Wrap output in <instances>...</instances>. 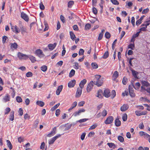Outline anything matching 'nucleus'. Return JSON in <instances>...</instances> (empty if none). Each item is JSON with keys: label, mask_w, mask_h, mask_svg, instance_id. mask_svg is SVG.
Wrapping results in <instances>:
<instances>
[{"label": "nucleus", "mask_w": 150, "mask_h": 150, "mask_svg": "<svg viewBox=\"0 0 150 150\" xmlns=\"http://www.w3.org/2000/svg\"><path fill=\"white\" fill-rule=\"evenodd\" d=\"M80 66L79 65V64L77 62L74 63V67L75 69H79Z\"/></svg>", "instance_id": "obj_44"}, {"label": "nucleus", "mask_w": 150, "mask_h": 150, "mask_svg": "<svg viewBox=\"0 0 150 150\" xmlns=\"http://www.w3.org/2000/svg\"><path fill=\"white\" fill-rule=\"evenodd\" d=\"M141 31H139L138 32H137V33L135 34H134L132 36V37L133 38H136L139 36V34L141 32Z\"/></svg>", "instance_id": "obj_55"}, {"label": "nucleus", "mask_w": 150, "mask_h": 150, "mask_svg": "<svg viewBox=\"0 0 150 150\" xmlns=\"http://www.w3.org/2000/svg\"><path fill=\"white\" fill-rule=\"evenodd\" d=\"M84 50L83 49H80L79 51V55H82L83 54V53L84 52Z\"/></svg>", "instance_id": "obj_60"}, {"label": "nucleus", "mask_w": 150, "mask_h": 150, "mask_svg": "<svg viewBox=\"0 0 150 150\" xmlns=\"http://www.w3.org/2000/svg\"><path fill=\"white\" fill-rule=\"evenodd\" d=\"M40 8L41 10H44L45 7L42 2H41L40 4Z\"/></svg>", "instance_id": "obj_62"}, {"label": "nucleus", "mask_w": 150, "mask_h": 150, "mask_svg": "<svg viewBox=\"0 0 150 150\" xmlns=\"http://www.w3.org/2000/svg\"><path fill=\"white\" fill-rule=\"evenodd\" d=\"M103 35L102 33H100L99 34V35H98V41H100L102 39V38L103 36Z\"/></svg>", "instance_id": "obj_61"}, {"label": "nucleus", "mask_w": 150, "mask_h": 150, "mask_svg": "<svg viewBox=\"0 0 150 150\" xmlns=\"http://www.w3.org/2000/svg\"><path fill=\"white\" fill-rule=\"evenodd\" d=\"M10 99V96L8 94H6L3 98V100L5 102H6L7 101H9Z\"/></svg>", "instance_id": "obj_20"}, {"label": "nucleus", "mask_w": 150, "mask_h": 150, "mask_svg": "<svg viewBox=\"0 0 150 150\" xmlns=\"http://www.w3.org/2000/svg\"><path fill=\"white\" fill-rule=\"evenodd\" d=\"M129 91L130 95L131 97H134L135 96V95L133 89L132 88H131L130 86H129Z\"/></svg>", "instance_id": "obj_19"}, {"label": "nucleus", "mask_w": 150, "mask_h": 150, "mask_svg": "<svg viewBox=\"0 0 150 150\" xmlns=\"http://www.w3.org/2000/svg\"><path fill=\"white\" fill-rule=\"evenodd\" d=\"M23 111L22 108H20L19 109L18 111L19 115L20 116H22L23 114Z\"/></svg>", "instance_id": "obj_54"}, {"label": "nucleus", "mask_w": 150, "mask_h": 150, "mask_svg": "<svg viewBox=\"0 0 150 150\" xmlns=\"http://www.w3.org/2000/svg\"><path fill=\"white\" fill-rule=\"evenodd\" d=\"M85 111V110L82 108L75 112L73 114V115L75 117H76L77 115H79L81 113L84 112Z\"/></svg>", "instance_id": "obj_13"}, {"label": "nucleus", "mask_w": 150, "mask_h": 150, "mask_svg": "<svg viewBox=\"0 0 150 150\" xmlns=\"http://www.w3.org/2000/svg\"><path fill=\"white\" fill-rule=\"evenodd\" d=\"M86 135V133L85 132H83L82 133L81 136V140H83L84 139Z\"/></svg>", "instance_id": "obj_57"}, {"label": "nucleus", "mask_w": 150, "mask_h": 150, "mask_svg": "<svg viewBox=\"0 0 150 150\" xmlns=\"http://www.w3.org/2000/svg\"><path fill=\"white\" fill-rule=\"evenodd\" d=\"M107 114V112L105 109L101 113V115L103 117L106 116Z\"/></svg>", "instance_id": "obj_42"}, {"label": "nucleus", "mask_w": 150, "mask_h": 150, "mask_svg": "<svg viewBox=\"0 0 150 150\" xmlns=\"http://www.w3.org/2000/svg\"><path fill=\"white\" fill-rule=\"evenodd\" d=\"M76 83V80L74 79L70 81L68 84V86L69 88H73L74 87Z\"/></svg>", "instance_id": "obj_14"}, {"label": "nucleus", "mask_w": 150, "mask_h": 150, "mask_svg": "<svg viewBox=\"0 0 150 150\" xmlns=\"http://www.w3.org/2000/svg\"><path fill=\"white\" fill-rule=\"evenodd\" d=\"M141 26L143 27L139 29L140 31H145L146 30V28L148 26L144 22L143 24L141 25Z\"/></svg>", "instance_id": "obj_18"}, {"label": "nucleus", "mask_w": 150, "mask_h": 150, "mask_svg": "<svg viewBox=\"0 0 150 150\" xmlns=\"http://www.w3.org/2000/svg\"><path fill=\"white\" fill-rule=\"evenodd\" d=\"M6 112H5V115H7L11 111V109L9 107H7L5 110Z\"/></svg>", "instance_id": "obj_52"}, {"label": "nucleus", "mask_w": 150, "mask_h": 150, "mask_svg": "<svg viewBox=\"0 0 150 150\" xmlns=\"http://www.w3.org/2000/svg\"><path fill=\"white\" fill-rule=\"evenodd\" d=\"M83 88L79 87L77 89L75 95V97L78 98L80 97L81 95Z\"/></svg>", "instance_id": "obj_5"}, {"label": "nucleus", "mask_w": 150, "mask_h": 150, "mask_svg": "<svg viewBox=\"0 0 150 150\" xmlns=\"http://www.w3.org/2000/svg\"><path fill=\"white\" fill-rule=\"evenodd\" d=\"M94 84V83L93 81H91L88 84L86 88V91L88 93L90 92L92 90Z\"/></svg>", "instance_id": "obj_2"}, {"label": "nucleus", "mask_w": 150, "mask_h": 150, "mask_svg": "<svg viewBox=\"0 0 150 150\" xmlns=\"http://www.w3.org/2000/svg\"><path fill=\"white\" fill-rule=\"evenodd\" d=\"M75 71L74 69H71L69 73V77H71L75 75Z\"/></svg>", "instance_id": "obj_34"}, {"label": "nucleus", "mask_w": 150, "mask_h": 150, "mask_svg": "<svg viewBox=\"0 0 150 150\" xmlns=\"http://www.w3.org/2000/svg\"><path fill=\"white\" fill-rule=\"evenodd\" d=\"M107 144L109 146V147L112 148L114 149L116 147V146L115 144L114 143H107Z\"/></svg>", "instance_id": "obj_31"}, {"label": "nucleus", "mask_w": 150, "mask_h": 150, "mask_svg": "<svg viewBox=\"0 0 150 150\" xmlns=\"http://www.w3.org/2000/svg\"><path fill=\"white\" fill-rule=\"evenodd\" d=\"M39 123V121L38 119L36 120L34 122L33 126L35 127H36Z\"/></svg>", "instance_id": "obj_56"}, {"label": "nucleus", "mask_w": 150, "mask_h": 150, "mask_svg": "<svg viewBox=\"0 0 150 150\" xmlns=\"http://www.w3.org/2000/svg\"><path fill=\"white\" fill-rule=\"evenodd\" d=\"M118 76L119 73L117 71H116L114 72L112 76L114 80H115L118 77Z\"/></svg>", "instance_id": "obj_24"}, {"label": "nucleus", "mask_w": 150, "mask_h": 150, "mask_svg": "<svg viewBox=\"0 0 150 150\" xmlns=\"http://www.w3.org/2000/svg\"><path fill=\"white\" fill-rule=\"evenodd\" d=\"M139 134L141 136H143L144 138H149L150 137V135L143 131H140L139 133Z\"/></svg>", "instance_id": "obj_11"}, {"label": "nucleus", "mask_w": 150, "mask_h": 150, "mask_svg": "<svg viewBox=\"0 0 150 150\" xmlns=\"http://www.w3.org/2000/svg\"><path fill=\"white\" fill-rule=\"evenodd\" d=\"M10 24L11 26V29L13 32L16 34L20 32V29L17 25H15V26H13L11 23H10Z\"/></svg>", "instance_id": "obj_3"}, {"label": "nucleus", "mask_w": 150, "mask_h": 150, "mask_svg": "<svg viewBox=\"0 0 150 150\" xmlns=\"http://www.w3.org/2000/svg\"><path fill=\"white\" fill-rule=\"evenodd\" d=\"M21 17L25 21L28 22L29 21V17L28 15L23 12H22L21 14Z\"/></svg>", "instance_id": "obj_12"}, {"label": "nucleus", "mask_w": 150, "mask_h": 150, "mask_svg": "<svg viewBox=\"0 0 150 150\" xmlns=\"http://www.w3.org/2000/svg\"><path fill=\"white\" fill-rule=\"evenodd\" d=\"M127 114L126 113L124 114L123 115L122 117V119L124 121H127Z\"/></svg>", "instance_id": "obj_39"}, {"label": "nucleus", "mask_w": 150, "mask_h": 150, "mask_svg": "<svg viewBox=\"0 0 150 150\" xmlns=\"http://www.w3.org/2000/svg\"><path fill=\"white\" fill-rule=\"evenodd\" d=\"M70 35V36L71 38L73 40H75V38H76L75 35L72 31H70L69 32Z\"/></svg>", "instance_id": "obj_32"}, {"label": "nucleus", "mask_w": 150, "mask_h": 150, "mask_svg": "<svg viewBox=\"0 0 150 150\" xmlns=\"http://www.w3.org/2000/svg\"><path fill=\"white\" fill-rule=\"evenodd\" d=\"M91 66L93 69H96L98 68V66L96 62H93L91 64Z\"/></svg>", "instance_id": "obj_29"}, {"label": "nucleus", "mask_w": 150, "mask_h": 150, "mask_svg": "<svg viewBox=\"0 0 150 150\" xmlns=\"http://www.w3.org/2000/svg\"><path fill=\"white\" fill-rule=\"evenodd\" d=\"M129 106L127 104H123L120 107V110L122 112H124L127 110L129 108Z\"/></svg>", "instance_id": "obj_10"}, {"label": "nucleus", "mask_w": 150, "mask_h": 150, "mask_svg": "<svg viewBox=\"0 0 150 150\" xmlns=\"http://www.w3.org/2000/svg\"><path fill=\"white\" fill-rule=\"evenodd\" d=\"M102 92V91L101 90H99L98 91L97 93V95L96 96L98 97L99 98H101L103 97L101 93Z\"/></svg>", "instance_id": "obj_33"}, {"label": "nucleus", "mask_w": 150, "mask_h": 150, "mask_svg": "<svg viewBox=\"0 0 150 150\" xmlns=\"http://www.w3.org/2000/svg\"><path fill=\"white\" fill-rule=\"evenodd\" d=\"M61 136V135L59 134L58 135L54 136L49 141V144L50 145L52 144H53L54 141L58 138L60 137Z\"/></svg>", "instance_id": "obj_8"}, {"label": "nucleus", "mask_w": 150, "mask_h": 150, "mask_svg": "<svg viewBox=\"0 0 150 150\" xmlns=\"http://www.w3.org/2000/svg\"><path fill=\"white\" fill-rule=\"evenodd\" d=\"M97 126V124L96 123L94 124L91 126L89 128V130H92L95 129Z\"/></svg>", "instance_id": "obj_43"}, {"label": "nucleus", "mask_w": 150, "mask_h": 150, "mask_svg": "<svg viewBox=\"0 0 150 150\" xmlns=\"http://www.w3.org/2000/svg\"><path fill=\"white\" fill-rule=\"evenodd\" d=\"M110 1L115 5H118L119 4V2L117 0H110Z\"/></svg>", "instance_id": "obj_45"}, {"label": "nucleus", "mask_w": 150, "mask_h": 150, "mask_svg": "<svg viewBox=\"0 0 150 150\" xmlns=\"http://www.w3.org/2000/svg\"><path fill=\"white\" fill-rule=\"evenodd\" d=\"M11 49H16L18 47V45L16 42L11 43Z\"/></svg>", "instance_id": "obj_26"}, {"label": "nucleus", "mask_w": 150, "mask_h": 150, "mask_svg": "<svg viewBox=\"0 0 150 150\" xmlns=\"http://www.w3.org/2000/svg\"><path fill=\"white\" fill-rule=\"evenodd\" d=\"M91 27V25L89 23H87L85 26V29L86 30L89 29Z\"/></svg>", "instance_id": "obj_51"}, {"label": "nucleus", "mask_w": 150, "mask_h": 150, "mask_svg": "<svg viewBox=\"0 0 150 150\" xmlns=\"http://www.w3.org/2000/svg\"><path fill=\"white\" fill-rule=\"evenodd\" d=\"M87 80L86 79H83L81 81L80 83L79 86V87L83 88L85 84L86 83Z\"/></svg>", "instance_id": "obj_16"}, {"label": "nucleus", "mask_w": 150, "mask_h": 150, "mask_svg": "<svg viewBox=\"0 0 150 150\" xmlns=\"http://www.w3.org/2000/svg\"><path fill=\"white\" fill-rule=\"evenodd\" d=\"M17 56L20 59L26 60L28 59V55L24 54L20 52L18 53Z\"/></svg>", "instance_id": "obj_4"}, {"label": "nucleus", "mask_w": 150, "mask_h": 150, "mask_svg": "<svg viewBox=\"0 0 150 150\" xmlns=\"http://www.w3.org/2000/svg\"><path fill=\"white\" fill-rule=\"evenodd\" d=\"M35 54L36 55L40 57H42L44 56L42 51L40 49H38L35 51Z\"/></svg>", "instance_id": "obj_7"}, {"label": "nucleus", "mask_w": 150, "mask_h": 150, "mask_svg": "<svg viewBox=\"0 0 150 150\" xmlns=\"http://www.w3.org/2000/svg\"><path fill=\"white\" fill-rule=\"evenodd\" d=\"M134 48V44H130L128 46V48L131 49L132 50H133Z\"/></svg>", "instance_id": "obj_47"}, {"label": "nucleus", "mask_w": 150, "mask_h": 150, "mask_svg": "<svg viewBox=\"0 0 150 150\" xmlns=\"http://www.w3.org/2000/svg\"><path fill=\"white\" fill-rule=\"evenodd\" d=\"M41 69L43 71L45 72L47 70V67L46 65H43L41 67Z\"/></svg>", "instance_id": "obj_41"}, {"label": "nucleus", "mask_w": 150, "mask_h": 150, "mask_svg": "<svg viewBox=\"0 0 150 150\" xmlns=\"http://www.w3.org/2000/svg\"><path fill=\"white\" fill-rule=\"evenodd\" d=\"M121 121L119 119H116L115 121V124L116 126L119 127L121 125Z\"/></svg>", "instance_id": "obj_27"}, {"label": "nucleus", "mask_w": 150, "mask_h": 150, "mask_svg": "<svg viewBox=\"0 0 150 150\" xmlns=\"http://www.w3.org/2000/svg\"><path fill=\"white\" fill-rule=\"evenodd\" d=\"M57 45V44L56 43H54L53 44H49L48 47L49 48V49L50 50H53L56 47Z\"/></svg>", "instance_id": "obj_22"}, {"label": "nucleus", "mask_w": 150, "mask_h": 150, "mask_svg": "<svg viewBox=\"0 0 150 150\" xmlns=\"http://www.w3.org/2000/svg\"><path fill=\"white\" fill-rule=\"evenodd\" d=\"M33 75V73L31 72H28L26 74V76L28 77H32Z\"/></svg>", "instance_id": "obj_53"}, {"label": "nucleus", "mask_w": 150, "mask_h": 150, "mask_svg": "<svg viewBox=\"0 0 150 150\" xmlns=\"http://www.w3.org/2000/svg\"><path fill=\"white\" fill-rule=\"evenodd\" d=\"M6 142L8 147L9 148V149L11 150L12 148V146L9 140H7Z\"/></svg>", "instance_id": "obj_35"}, {"label": "nucleus", "mask_w": 150, "mask_h": 150, "mask_svg": "<svg viewBox=\"0 0 150 150\" xmlns=\"http://www.w3.org/2000/svg\"><path fill=\"white\" fill-rule=\"evenodd\" d=\"M105 36L107 39H109L110 37V34L108 32H106L105 35Z\"/></svg>", "instance_id": "obj_50"}, {"label": "nucleus", "mask_w": 150, "mask_h": 150, "mask_svg": "<svg viewBox=\"0 0 150 150\" xmlns=\"http://www.w3.org/2000/svg\"><path fill=\"white\" fill-rule=\"evenodd\" d=\"M103 95L106 98L110 97V90L108 89H105L104 91Z\"/></svg>", "instance_id": "obj_15"}, {"label": "nucleus", "mask_w": 150, "mask_h": 150, "mask_svg": "<svg viewBox=\"0 0 150 150\" xmlns=\"http://www.w3.org/2000/svg\"><path fill=\"white\" fill-rule=\"evenodd\" d=\"M88 120V119L86 118H84L83 119H80L79 120L78 122H79L80 123H82L83 122H85L86 121Z\"/></svg>", "instance_id": "obj_58"}, {"label": "nucleus", "mask_w": 150, "mask_h": 150, "mask_svg": "<svg viewBox=\"0 0 150 150\" xmlns=\"http://www.w3.org/2000/svg\"><path fill=\"white\" fill-rule=\"evenodd\" d=\"M109 56V53L108 51H106L103 54L102 56V58L105 59L107 58Z\"/></svg>", "instance_id": "obj_36"}, {"label": "nucleus", "mask_w": 150, "mask_h": 150, "mask_svg": "<svg viewBox=\"0 0 150 150\" xmlns=\"http://www.w3.org/2000/svg\"><path fill=\"white\" fill-rule=\"evenodd\" d=\"M24 118L25 120L27 119H29L30 118V116L27 113H26L24 115Z\"/></svg>", "instance_id": "obj_64"}, {"label": "nucleus", "mask_w": 150, "mask_h": 150, "mask_svg": "<svg viewBox=\"0 0 150 150\" xmlns=\"http://www.w3.org/2000/svg\"><path fill=\"white\" fill-rule=\"evenodd\" d=\"M14 111H12L10 115L9 120H10L13 121L14 119Z\"/></svg>", "instance_id": "obj_25"}, {"label": "nucleus", "mask_w": 150, "mask_h": 150, "mask_svg": "<svg viewBox=\"0 0 150 150\" xmlns=\"http://www.w3.org/2000/svg\"><path fill=\"white\" fill-rule=\"evenodd\" d=\"M8 37L6 36H4L2 38V42L4 44L6 41V40L8 39Z\"/></svg>", "instance_id": "obj_63"}, {"label": "nucleus", "mask_w": 150, "mask_h": 150, "mask_svg": "<svg viewBox=\"0 0 150 150\" xmlns=\"http://www.w3.org/2000/svg\"><path fill=\"white\" fill-rule=\"evenodd\" d=\"M101 76L96 75L95 76L94 79V84L98 86H100L102 85L103 81L101 79Z\"/></svg>", "instance_id": "obj_1"}, {"label": "nucleus", "mask_w": 150, "mask_h": 150, "mask_svg": "<svg viewBox=\"0 0 150 150\" xmlns=\"http://www.w3.org/2000/svg\"><path fill=\"white\" fill-rule=\"evenodd\" d=\"M127 78L124 76L123 77L122 80V83L124 85H125L127 84Z\"/></svg>", "instance_id": "obj_40"}, {"label": "nucleus", "mask_w": 150, "mask_h": 150, "mask_svg": "<svg viewBox=\"0 0 150 150\" xmlns=\"http://www.w3.org/2000/svg\"><path fill=\"white\" fill-rule=\"evenodd\" d=\"M74 4V1H70L68 4V7L69 8H71Z\"/></svg>", "instance_id": "obj_38"}, {"label": "nucleus", "mask_w": 150, "mask_h": 150, "mask_svg": "<svg viewBox=\"0 0 150 150\" xmlns=\"http://www.w3.org/2000/svg\"><path fill=\"white\" fill-rule=\"evenodd\" d=\"M56 127L53 128L51 132L47 135V136L49 137H50L52 136H53L56 133Z\"/></svg>", "instance_id": "obj_17"}, {"label": "nucleus", "mask_w": 150, "mask_h": 150, "mask_svg": "<svg viewBox=\"0 0 150 150\" xmlns=\"http://www.w3.org/2000/svg\"><path fill=\"white\" fill-rule=\"evenodd\" d=\"M37 105L41 107H43L45 105V103L44 102L40 100H38L36 102Z\"/></svg>", "instance_id": "obj_28"}, {"label": "nucleus", "mask_w": 150, "mask_h": 150, "mask_svg": "<svg viewBox=\"0 0 150 150\" xmlns=\"http://www.w3.org/2000/svg\"><path fill=\"white\" fill-rule=\"evenodd\" d=\"M16 100L19 103L22 102L23 101L21 97L19 96H18L16 97Z\"/></svg>", "instance_id": "obj_48"}, {"label": "nucleus", "mask_w": 150, "mask_h": 150, "mask_svg": "<svg viewBox=\"0 0 150 150\" xmlns=\"http://www.w3.org/2000/svg\"><path fill=\"white\" fill-rule=\"evenodd\" d=\"M111 98L113 99L116 96V92L114 90L112 91L111 94H110Z\"/></svg>", "instance_id": "obj_37"}, {"label": "nucleus", "mask_w": 150, "mask_h": 150, "mask_svg": "<svg viewBox=\"0 0 150 150\" xmlns=\"http://www.w3.org/2000/svg\"><path fill=\"white\" fill-rule=\"evenodd\" d=\"M114 118L112 116H110L107 118L104 121L105 124L107 125L111 123L113 121Z\"/></svg>", "instance_id": "obj_6"}, {"label": "nucleus", "mask_w": 150, "mask_h": 150, "mask_svg": "<svg viewBox=\"0 0 150 150\" xmlns=\"http://www.w3.org/2000/svg\"><path fill=\"white\" fill-rule=\"evenodd\" d=\"M117 39H115L112 43V49L113 50H114L115 49V44L117 42Z\"/></svg>", "instance_id": "obj_59"}, {"label": "nucleus", "mask_w": 150, "mask_h": 150, "mask_svg": "<svg viewBox=\"0 0 150 150\" xmlns=\"http://www.w3.org/2000/svg\"><path fill=\"white\" fill-rule=\"evenodd\" d=\"M63 88V86L61 85L60 86H58L57 88V89L56 91V94L57 95H59L60 92L62 91V89Z\"/></svg>", "instance_id": "obj_21"}, {"label": "nucleus", "mask_w": 150, "mask_h": 150, "mask_svg": "<svg viewBox=\"0 0 150 150\" xmlns=\"http://www.w3.org/2000/svg\"><path fill=\"white\" fill-rule=\"evenodd\" d=\"M19 27L20 28V31H21L22 33H23L26 32V29L24 27V26L22 25V23L21 21H20L19 23Z\"/></svg>", "instance_id": "obj_9"}, {"label": "nucleus", "mask_w": 150, "mask_h": 150, "mask_svg": "<svg viewBox=\"0 0 150 150\" xmlns=\"http://www.w3.org/2000/svg\"><path fill=\"white\" fill-rule=\"evenodd\" d=\"M60 105V103H58L57 104L54 105L53 107L51 108V110L52 111L54 110Z\"/></svg>", "instance_id": "obj_49"}, {"label": "nucleus", "mask_w": 150, "mask_h": 150, "mask_svg": "<svg viewBox=\"0 0 150 150\" xmlns=\"http://www.w3.org/2000/svg\"><path fill=\"white\" fill-rule=\"evenodd\" d=\"M117 139L118 140L121 142H122L124 141V139L123 137L122 136H118V137Z\"/></svg>", "instance_id": "obj_46"}, {"label": "nucleus", "mask_w": 150, "mask_h": 150, "mask_svg": "<svg viewBox=\"0 0 150 150\" xmlns=\"http://www.w3.org/2000/svg\"><path fill=\"white\" fill-rule=\"evenodd\" d=\"M142 86L146 87H148L150 86V84L147 81H142Z\"/></svg>", "instance_id": "obj_30"}, {"label": "nucleus", "mask_w": 150, "mask_h": 150, "mask_svg": "<svg viewBox=\"0 0 150 150\" xmlns=\"http://www.w3.org/2000/svg\"><path fill=\"white\" fill-rule=\"evenodd\" d=\"M28 58H29L32 63H35L36 61L35 57L33 56L30 55H28Z\"/></svg>", "instance_id": "obj_23"}]
</instances>
